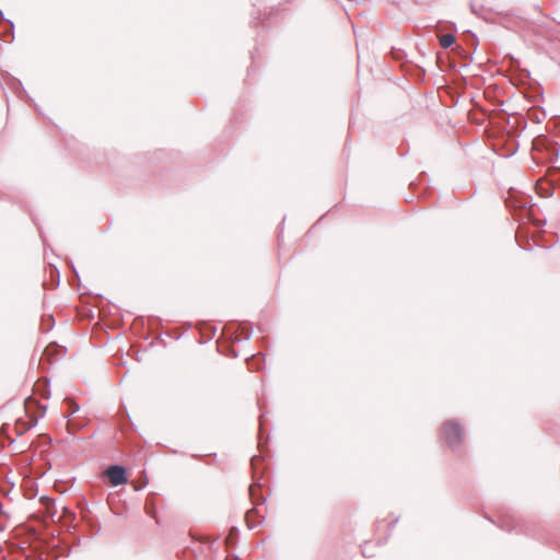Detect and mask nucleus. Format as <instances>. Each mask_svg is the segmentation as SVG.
Returning <instances> with one entry per match:
<instances>
[{
    "label": "nucleus",
    "instance_id": "nucleus-1",
    "mask_svg": "<svg viewBox=\"0 0 560 560\" xmlns=\"http://www.w3.org/2000/svg\"><path fill=\"white\" fill-rule=\"evenodd\" d=\"M443 440L450 445L454 446L462 441L463 430L460 425L454 421H446L441 428Z\"/></svg>",
    "mask_w": 560,
    "mask_h": 560
},
{
    "label": "nucleus",
    "instance_id": "nucleus-2",
    "mask_svg": "<svg viewBox=\"0 0 560 560\" xmlns=\"http://www.w3.org/2000/svg\"><path fill=\"white\" fill-rule=\"evenodd\" d=\"M105 475L108 477L112 486H120L127 482L126 470L121 466L115 465L108 467Z\"/></svg>",
    "mask_w": 560,
    "mask_h": 560
},
{
    "label": "nucleus",
    "instance_id": "nucleus-3",
    "mask_svg": "<svg viewBox=\"0 0 560 560\" xmlns=\"http://www.w3.org/2000/svg\"><path fill=\"white\" fill-rule=\"evenodd\" d=\"M455 43V36L453 34H444L440 36V45L443 48H448Z\"/></svg>",
    "mask_w": 560,
    "mask_h": 560
},
{
    "label": "nucleus",
    "instance_id": "nucleus-4",
    "mask_svg": "<svg viewBox=\"0 0 560 560\" xmlns=\"http://www.w3.org/2000/svg\"><path fill=\"white\" fill-rule=\"evenodd\" d=\"M65 402L68 405V410L67 412L69 413H74L75 411H78L79 407L77 406V404L71 400V399H66Z\"/></svg>",
    "mask_w": 560,
    "mask_h": 560
},
{
    "label": "nucleus",
    "instance_id": "nucleus-5",
    "mask_svg": "<svg viewBox=\"0 0 560 560\" xmlns=\"http://www.w3.org/2000/svg\"><path fill=\"white\" fill-rule=\"evenodd\" d=\"M226 541H233V538H231L230 536L226 538Z\"/></svg>",
    "mask_w": 560,
    "mask_h": 560
},
{
    "label": "nucleus",
    "instance_id": "nucleus-6",
    "mask_svg": "<svg viewBox=\"0 0 560 560\" xmlns=\"http://www.w3.org/2000/svg\"><path fill=\"white\" fill-rule=\"evenodd\" d=\"M226 541H233V538H231L230 536L226 538Z\"/></svg>",
    "mask_w": 560,
    "mask_h": 560
}]
</instances>
